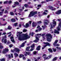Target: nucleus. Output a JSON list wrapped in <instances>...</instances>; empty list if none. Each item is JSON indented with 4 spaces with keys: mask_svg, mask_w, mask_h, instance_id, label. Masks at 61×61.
<instances>
[{
    "mask_svg": "<svg viewBox=\"0 0 61 61\" xmlns=\"http://www.w3.org/2000/svg\"><path fill=\"white\" fill-rule=\"evenodd\" d=\"M52 23L53 25V27H55L56 25V21H53Z\"/></svg>",
    "mask_w": 61,
    "mask_h": 61,
    "instance_id": "13",
    "label": "nucleus"
},
{
    "mask_svg": "<svg viewBox=\"0 0 61 61\" xmlns=\"http://www.w3.org/2000/svg\"><path fill=\"white\" fill-rule=\"evenodd\" d=\"M26 43V41H25L24 42L22 43L20 46L21 47H24L25 46V45Z\"/></svg>",
    "mask_w": 61,
    "mask_h": 61,
    "instance_id": "16",
    "label": "nucleus"
},
{
    "mask_svg": "<svg viewBox=\"0 0 61 61\" xmlns=\"http://www.w3.org/2000/svg\"><path fill=\"white\" fill-rule=\"evenodd\" d=\"M24 6L25 7H26V8H27V7H28L29 8H33V7L32 6L28 7L29 6L28 5L26 4H25L24 5Z\"/></svg>",
    "mask_w": 61,
    "mask_h": 61,
    "instance_id": "15",
    "label": "nucleus"
},
{
    "mask_svg": "<svg viewBox=\"0 0 61 61\" xmlns=\"http://www.w3.org/2000/svg\"><path fill=\"white\" fill-rule=\"evenodd\" d=\"M30 47L31 48H34L35 47V44H33L32 46H30Z\"/></svg>",
    "mask_w": 61,
    "mask_h": 61,
    "instance_id": "31",
    "label": "nucleus"
},
{
    "mask_svg": "<svg viewBox=\"0 0 61 61\" xmlns=\"http://www.w3.org/2000/svg\"><path fill=\"white\" fill-rule=\"evenodd\" d=\"M10 15H15L14 13L12 12H10Z\"/></svg>",
    "mask_w": 61,
    "mask_h": 61,
    "instance_id": "25",
    "label": "nucleus"
},
{
    "mask_svg": "<svg viewBox=\"0 0 61 61\" xmlns=\"http://www.w3.org/2000/svg\"><path fill=\"white\" fill-rule=\"evenodd\" d=\"M58 40H56L55 41L54 43L53 44V45L55 44H56V43H57L58 42Z\"/></svg>",
    "mask_w": 61,
    "mask_h": 61,
    "instance_id": "30",
    "label": "nucleus"
},
{
    "mask_svg": "<svg viewBox=\"0 0 61 61\" xmlns=\"http://www.w3.org/2000/svg\"><path fill=\"white\" fill-rule=\"evenodd\" d=\"M23 59L24 60H25V59H26V58H25V57H23Z\"/></svg>",
    "mask_w": 61,
    "mask_h": 61,
    "instance_id": "57",
    "label": "nucleus"
},
{
    "mask_svg": "<svg viewBox=\"0 0 61 61\" xmlns=\"http://www.w3.org/2000/svg\"><path fill=\"white\" fill-rule=\"evenodd\" d=\"M4 42V43H6L7 42V40L6 39H5L4 41H3V42Z\"/></svg>",
    "mask_w": 61,
    "mask_h": 61,
    "instance_id": "36",
    "label": "nucleus"
},
{
    "mask_svg": "<svg viewBox=\"0 0 61 61\" xmlns=\"http://www.w3.org/2000/svg\"><path fill=\"white\" fill-rule=\"evenodd\" d=\"M54 46H59L60 45L59 44H57L56 43V44H55L54 45H53Z\"/></svg>",
    "mask_w": 61,
    "mask_h": 61,
    "instance_id": "28",
    "label": "nucleus"
},
{
    "mask_svg": "<svg viewBox=\"0 0 61 61\" xmlns=\"http://www.w3.org/2000/svg\"><path fill=\"white\" fill-rule=\"evenodd\" d=\"M11 20L12 22H15L16 21V20L14 19H11Z\"/></svg>",
    "mask_w": 61,
    "mask_h": 61,
    "instance_id": "22",
    "label": "nucleus"
},
{
    "mask_svg": "<svg viewBox=\"0 0 61 61\" xmlns=\"http://www.w3.org/2000/svg\"><path fill=\"white\" fill-rule=\"evenodd\" d=\"M57 58H58V57H55L52 59V61H56V60H57Z\"/></svg>",
    "mask_w": 61,
    "mask_h": 61,
    "instance_id": "20",
    "label": "nucleus"
},
{
    "mask_svg": "<svg viewBox=\"0 0 61 61\" xmlns=\"http://www.w3.org/2000/svg\"><path fill=\"white\" fill-rule=\"evenodd\" d=\"M34 34H35V33L33 32H32L31 33V36H34Z\"/></svg>",
    "mask_w": 61,
    "mask_h": 61,
    "instance_id": "49",
    "label": "nucleus"
},
{
    "mask_svg": "<svg viewBox=\"0 0 61 61\" xmlns=\"http://www.w3.org/2000/svg\"><path fill=\"white\" fill-rule=\"evenodd\" d=\"M5 38H6L7 37L6 36V35H5V36L4 37H2V43H4V40L5 39Z\"/></svg>",
    "mask_w": 61,
    "mask_h": 61,
    "instance_id": "14",
    "label": "nucleus"
},
{
    "mask_svg": "<svg viewBox=\"0 0 61 61\" xmlns=\"http://www.w3.org/2000/svg\"><path fill=\"white\" fill-rule=\"evenodd\" d=\"M37 7H41V5H38L37 6Z\"/></svg>",
    "mask_w": 61,
    "mask_h": 61,
    "instance_id": "52",
    "label": "nucleus"
},
{
    "mask_svg": "<svg viewBox=\"0 0 61 61\" xmlns=\"http://www.w3.org/2000/svg\"><path fill=\"white\" fill-rule=\"evenodd\" d=\"M18 33L19 34V40L20 41L23 40H27V39L30 38V37L29 36V35L27 34H23L22 35H21V34H22V32H18Z\"/></svg>",
    "mask_w": 61,
    "mask_h": 61,
    "instance_id": "1",
    "label": "nucleus"
},
{
    "mask_svg": "<svg viewBox=\"0 0 61 61\" xmlns=\"http://www.w3.org/2000/svg\"><path fill=\"white\" fill-rule=\"evenodd\" d=\"M11 29H12V27L10 26V25L7 28V29L8 30H11Z\"/></svg>",
    "mask_w": 61,
    "mask_h": 61,
    "instance_id": "24",
    "label": "nucleus"
},
{
    "mask_svg": "<svg viewBox=\"0 0 61 61\" xmlns=\"http://www.w3.org/2000/svg\"><path fill=\"white\" fill-rule=\"evenodd\" d=\"M31 12H32V15H36V14L37 13V11H35L34 12V11H31Z\"/></svg>",
    "mask_w": 61,
    "mask_h": 61,
    "instance_id": "17",
    "label": "nucleus"
},
{
    "mask_svg": "<svg viewBox=\"0 0 61 61\" xmlns=\"http://www.w3.org/2000/svg\"><path fill=\"white\" fill-rule=\"evenodd\" d=\"M33 15L32 14V12L31 11L28 17H31V16H33Z\"/></svg>",
    "mask_w": 61,
    "mask_h": 61,
    "instance_id": "18",
    "label": "nucleus"
},
{
    "mask_svg": "<svg viewBox=\"0 0 61 61\" xmlns=\"http://www.w3.org/2000/svg\"><path fill=\"white\" fill-rule=\"evenodd\" d=\"M43 14H44V15H47V13H46V12H43Z\"/></svg>",
    "mask_w": 61,
    "mask_h": 61,
    "instance_id": "63",
    "label": "nucleus"
},
{
    "mask_svg": "<svg viewBox=\"0 0 61 61\" xmlns=\"http://www.w3.org/2000/svg\"><path fill=\"white\" fill-rule=\"evenodd\" d=\"M48 57H49V59H50V58H51L52 56H51L50 55V56H48Z\"/></svg>",
    "mask_w": 61,
    "mask_h": 61,
    "instance_id": "60",
    "label": "nucleus"
},
{
    "mask_svg": "<svg viewBox=\"0 0 61 61\" xmlns=\"http://www.w3.org/2000/svg\"><path fill=\"white\" fill-rule=\"evenodd\" d=\"M46 57V56L44 57V58L45 59V60L46 59H49V58H48V57Z\"/></svg>",
    "mask_w": 61,
    "mask_h": 61,
    "instance_id": "34",
    "label": "nucleus"
},
{
    "mask_svg": "<svg viewBox=\"0 0 61 61\" xmlns=\"http://www.w3.org/2000/svg\"><path fill=\"white\" fill-rule=\"evenodd\" d=\"M61 14V10H60L57 12H56V14L57 15H60Z\"/></svg>",
    "mask_w": 61,
    "mask_h": 61,
    "instance_id": "10",
    "label": "nucleus"
},
{
    "mask_svg": "<svg viewBox=\"0 0 61 61\" xmlns=\"http://www.w3.org/2000/svg\"><path fill=\"white\" fill-rule=\"evenodd\" d=\"M44 23L45 24H46V25H48V23L46 21L44 22Z\"/></svg>",
    "mask_w": 61,
    "mask_h": 61,
    "instance_id": "54",
    "label": "nucleus"
},
{
    "mask_svg": "<svg viewBox=\"0 0 61 61\" xmlns=\"http://www.w3.org/2000/svg\"><path fill=\"white\" fill-rule=\"evenodd\" d=\"M41 47V46L40 45H39L37 47H36V50H38V51H39L40 50V48Z\"/></svg>",
    "mask_w": 61,
    "mask_h": 61,
    "instance_id": "12",
    "label": "nucleus"
},
{
    "mask_svg": "<svg viewBox=\"0 0 61 61\" xmlns=\"http://www.w3.org/2000/svg\"><path fill=\"white\" fill-rule=\"evenodd\" d=\"M27 31V30H26L24 29L23 30V32H25Z\"/></svg>",
    "mask_w": 61,
    "mask_h": 61,
    "instance_id": "51",
    "label": "nucleus"
},
{
    "mask_svg": "<svg viewBox=\"0 0 61 61\" xmlns=\"http://www.w3.org/2000/svg\"><path fill=\"white\" fill-rule=\"evenodd\" d=\"M7 3H8V1H5L4 2V4H7Z\"/></svg>",
    "mask_w": 61,
    "mask_h": 61,
    "instance_id": "46",
    "label": "nucleus"
},
{
    "mask_svg": "<svg viewBox=\"0 0 61 61\" xmlns=\"http://www.w3.org/2000/svg\"><path fill=\"white\" fill-rule=\"evenodd\" d=\"M17 23H16L14 24V25L15 26H17Z\"/></svg>",
    "mask_w": 61,
    "mask_h": 61,
    "instance_id": "50",
    "label": "nucleus"
},
{
    "mask_svg": "<svg viewBox=\"0 0 61 61\" xmlns=\"http://www.w3.org/2000/svg\"><path fill=\"white\" fill-rule=\"evenodd\" d=\"M53 0H46V1L47 2H49V1H53Z\"/></svg>",
    "mask_w": 61,
    "mask_h": 61,
    "instance_id": "55",
    "label": "nucleus"
},
{
    "mask_svg": "<svg viewBox=\"0 0 61 61\" xmlns=\"http://www.w3.org/2000/svg\"><path fill=\"white\" fill-rule=\"evenodd\" d=\"M49 8H50V9H51L52 11H54L56 9L55 8H54V9L53 8V7L51 6H49Z\"/></svg>",
    "mask_w": 61,
    "mask_h": 61,
    "instance_id": "7",
    "label": "nucleus"
},
{
    "mask_svg": "<svg viewBox=\"0 0 61 61\" xmlns=\"http://www.w3.org/2000/svg\"><path fill=\"white\" fill-rule=\"evenodd\" d=\"M57 28V31H57L56 30H55L54 32V33L55 34H59V31H60V30H61V29L59 26Z\"/></svg>",
    "mask_w": 61,
    "mask_h": 61,
    "instance_id": "3",
    "label": "nucleus"
},
{
    "mask_svg": "<svg viewBox=\"0 0 61 61\" xmlns=\"http://www.w3.org/2000/svg\"><path fill=\"white\" fill-rule=\"evenodd\" d=\"M48 50L50 52H51V53H52V52H53V50L49 48L48 49Z\"/></svg>",
    "mask_w": 61,
    "mask_h": 61,
    "instance_id": "23",
    "label": "nucleus"
},
{
    "mask_svg": "<svg viewBox=\"0 0 61 61\" xmlns=\"http://www.w3.org/2000/svg\"><path fill=\"white\" fill-rule=\"evenodd\" d=\"M5 34H6V33L5 32H4L2 34V35H5Z\"/></svg>",
    "mask_w": 61,
    "mask_h": 61,
    "instance_id": "64",
    "label": "nucleus"
},
{
    "mask_svg": "<svg viewBox=\"0 0 61 61\" xmlns=\"http://www.w3.org/2000/svg\"><path fill=\"white\" fill-rule=\"evenodd\" d=\"M20 51V50L18 49H16V52H19Z\"/></svg>",
    "mask_w": 61,
    "mask_h": 61,
    "instance_id": "33",
    "label": "nucleus"
},
{
    "mask_svg": "<svg viewBox=\"0 0 61 61\" xmlns=\"http://www.w3.org/2000/svg\"><path fill=\"white\" fill-rule=\"evenodd\" d=\"M26 53L27 55H30V52H26Z\"/></svg>",
    "mask_w": 61,
    "mask_h": 61,
    "instance_id": "48",
    "label": "nucleus"
},
{
    "mask_svg": "<svg viewBox=\"0 0 61 61\" xmlns=\"http://www.w3.org/2000/svg\"><path fill=\"white\" fill-rule=\"evenodd\" d=\"M8 56L9 59V60H10V59H11V55L10 54H9L8 55Z\"/></svg>",
    "mask_w": 61,
    "mask_h": 61,
    "instance_id": "29",
    "label": "nucleus"
},
{
    "mask_svg": "<svg viewBox=\"0 0 61 61\" xmlns=\"http://www.w3.org/2000/svg\"><path fill=\"white\" fill-rule=\"evenodd\" d=\"M50 25L51 26V27L50 28L51 29H52L53 27L52 26V23H50Z\"/></svg>",
    "mask_w": 61,
    "mask_h": 61,
    "instance_id": "39",
    "label": "nucleus"
},
{
    "mask_svg": "<svg viewBox=\"0 0 61 61\" xmlns=\"http://www.w3.org/2000/svg\"><path fill=\"white\" fill-rule=\"evenodd\" d=\"M59 27L60 26V28H61V22H60L59 23Z\"/></svg>",
    "mask_w": 61,
    "mask_h": 61,
    "instance_id": "45",
    "label": "nucleus"
},
{
    "mask_svg": "<svg viewBox=\"0 0 61 61\" xmlns=\"http://www.w3.org/2000/svg\"><path fill=\"white\" fill-rule=\"evenodd\" d=\"M56 48H57L58 50H61V48L60 47H56Z\"/></svg>",
    "mask_w": 61,
    "mask_h": 61,
    "instance_id": "32",
    "label": "nucleus"
},
{
    "mask_svg": "<svg viewBox=\"0 0 61 61\" xmlns=\"http://www.w3.org/2000/svg\"><path fill=\"white\" fill-rule=\"evenodd\" d=\"M2 44L0 43V49H1L3 48V46L2 45H1Z\"/></svg>",
    "mask_w": 61,
    "mask_h": 61,
    "instance_id": "26",
    "label": "nucleus"
},
{
    "mask_svg": "<svg viewBox=\"0 0 61 61\" xmlns=\"http://www.w3.org/2000/svg\"><path fill=\"white\" fill-rule=\"evenodd\" d=\"M43 43L45 45H46L47 46H51V44H49V42H44Z\"/></svg>",
    "mask_w": 61,
    "mask_h": 61,
    "instance_id": "9",
    "label": "nucleus"
},
{
    "mask_svg": "<svg viewBox=\"0 0 61 61\" xmlns=\"http://www.w3.org/2000/svg\"><path fill=\"white\" fill-rule=\"evenodd\" d=\"M46 38L47 41L48 42H51L52 40L51 39H52V36L50 34H46Z\"/></svg>",
    "mask_w": 61,
    "mask_h": 61,
    "instance_id": "2",
    "label": "nucleus"
},
{
    "mask_svg": "<svg viewBox=\"0 0 61 61\" xmlns=\"http://www.w3.org/2000/svg\"><path fill=\"white\" fill-rule=\"evenodd\" d=\"M52 49H53V51L54 52H56V48L54 49V48H53Z\"/></svg>",
    "mask_w": 61,
    "mask_h": 61,
    "instance_id": "47",
    "label": "nucleus"
},
{
    "mask_svg": "<svg viewBox=\"0 0 61 61\" xmlns=\"http://www.w3.org/2000/svg\"><path fill=\"white\" fill-rule=\"evenodd\" d=\"M29 26V24H28V23H26L25 25H24V26L25 27H26V28H27V27H28Z\"/></svg>",
    "mask_w": 61,
    "mask_h": 61,
    "instance_id": "21",
    "label": "nucleus"
},
{
    "mask_svg": "<svg viewBox=\"0 0 61 61\" xmlns=\"http://www.w3.org/2000/svg\"><path fill=\"white\" fill-rule=\"evenodd\" d=\"M46 54H44L42 55V57H46Z\"/></svg>",
    "mask_w": 61,
    "mask_h": 61,
    "instance_id": "43",
    "label": "nucleus"
},
{
    "mask_svg": "<svg viewBox=\"0 0 61 61\" xmlns=\"http://www.w3.org/2000/svg\"><path fill=\"white\" fill-rule=\"evenodd\" d=\"M37 51H34L33 52V54H34V55H36V53H37Z\"/></svg>",
    "mask_w": 61,
    "mask_h": 61,
    "instance_id": "41",
    "label": "nucleus"
},
{
    "mask_svg": "<svg viewBox=\"0 0 61 61\" xmlns=\"http://www.w3.org/2000/svg\"><path fill=\"white\" fill-rule=\"evenodd\" d=\"M37 23L38 24H41V23H42V22H41V21H40L37 22Z\"/></svg>",
    "mask_w": 61,
    "mask_h": 61,
    "instance_id": "37",
    "label": "nucleus"
},
{
    "mask_svg": "<svg viewBox=\"0 0 61 61\" xmlns=\"http://www.w3.org/2000/svg\"><path fill=\"white\" fill-rule=\"evenodd\" d=\"M35 38L36 39L34 40L33 41V42H35V43H37V42L38 41V40H39V38L37 36H36L35 37Z\"/></svg>",
    "mask_w": 61,
    "mask_h": 61,
    "instance_id": "8",
    "label": "nucleus"
},
{
    "mask_svg": "<svg viewBox=\"0 0 61 61\" xmlns=\"http://www.w3.org/2000/svg\"><path fill=\"white\" fill-rule=\"evenodd\" d=\"M41 58V57H39L37 58V59L38 60H39V59H40Z\"/></svg>",
    "mask_w": 61,
    "mask_h": 61,
    "instance_id": "58",
    "label": "nucleus"
},
{
    "mask_svg": "<svg viewBox=\"0 0 61 61\" xmlns=\"http://www.w3.org/2000/svg\"><path fill=\"white\" fill-rule=\"evenodd\" d=\"M4 13L5 14V13H8V11H7V10H5V12H4Z\"/></svg>",
    "mask_w": 61,
    "mask_h": 61,
    "instance_id": "53",
    "label": "nucleus"
},
{
    "mask_svg": "<svg viewBox=\"0 0 61 61\" xmlns=\"http://www.w3.org/2000/svg\"><path fill=\"white\" fill-rule=\"evenodd\" d=\"M19 5V3L18 2H17L16 1V2H14V6H12V7L13 8H14V7H15V6H16V5Z\"/></svg>",
    "mask_w": 61,
    "mask_h": 61,
    "instance_id": "5",
    "label": "nucleus"
},
{
    "mask_svg": "<svg viewBox=\"0 0 61 61\" xmlns=\"http://www.w3.org/2000/svg\"><path fill=\"white\" fill-rule=\"evenodd\" d=\"M11 41H12L13 43H15V40L14 39H11Z\"/></svg>",
    "mask_w": 61,
    "mask_h": 61,
    "instance_id": "38",
    "label": "nucleus"
},
{
    "mask_svg": "<svg viewBox=\"0 0 61 61\" xmlns=\"http://www.w3.org/2000/svg\"><path fill=\"white\" fill-rule=\"evenodd\" d=\"M0 61H5V58H2L0 59Z\"/></svg>",
    "mask_w": 61,
    "mask_h": 61,
    "instance_id": "35",
    "label": "nucleus"
},
{
    "mask_svg": "<svg viewBox=\"0 0 61 61\" xmlns=\"http://www.w3.org/2000/svg\"><path fill=\"white\" fill-rule=\"evenodd\" d=\"M15 56H18V54H17L16 53H15L14 54Z\"/></svg>",
    "mask_w": 61,
    "mask_h": 61,
    "instance_id": "42",
    "label": "nucleus"
},
{
    "mask_svg": "<svg viewBox=\"0 0 61 61\" xmlns=\"http://www.w3.org/2000/svg\"><path fill=\"white\" fill-rule=\"evenodd\" d=\"M8 51H9L8 49L5 48L3 50L2 52L3 54H6L7 52H8Z\"/></svg>",
    "mask_w": 61,
    "mask_h": 61,
    "instance_id": "4",
    "label": "nucleus"
},
{
    "mask_svg": "<svg viewBox=\"0 0 61 61\" xmlns=\"http://www.w3.org/2000/svg\"><path fill=\"white\" fill-rule=\"evenodd\" d=\"M37 25V23L36 22H33L32 23V26L33 27L36 26Z\"/></svg>",
    "mask_w": 61,
    "mask_h": 61,
    "instance_id": "6",
    "label": "nucleus"
},
{
    "mask_svg": "<svg viewBox=\"0 0 61 61\" xmlns=\"http://www.w3.org/2000/svg\"><path fill=\"white\" fill-rule=\"evenodd\" d=\"M13 45L12 44H10L9 46V47H10V48H11L12 47H13Z\"/></svg>",
    "mask_w": 61,
    "mask_h": 61,
    "instance_id": "44",
    "label": "nucleus"
},
{
    "mask_svg": "<svg viewBox=\"0 0 61 61\" xmlns=\"http://www.w3.org/2000/svg\"><path fill=\"white\" fill-rule=\"evenodd\" d=\"M23 56H24V55L23 54H20L19 55V57L20 58H21V57H23Z\"/></svg>",
    "mask_w": 61,
    "mask_h": 61,
    "instance_id": "27",
    "label": "nucleus"
},
{
    "mask_svg": "<svg viewBox=\"0 0 61 61\" xmlns=\"http://www.w3.org/2000/svg\"><path fill=\"white\" fill-rule=\"evenodd\" d=\"M34 49L33 48H32L31 49H30V50L31 51H33V50H34Z\"/></svg>",
    "mask_w": 61,
    "mask_h": 61,
    "instance_id": "62",
    "label": "nucleus"
},
{
    "mask_svg": "<svg viewBox=\"0 0 61 61\" xmlns=\"http://www.w3.org/2000/svg\"><path fill=\"white\" fill-rule=\"evenodd\" d=\"M41 34H37L36 35H35V36H45V34H43L41 35Z\"/></svg>",
    "mask_w": 61,
    "mask_h": 61,
    "instance_id": "11",
    "label": "nucleus"
},
{
    "mask_svg": "<svg viewBox=\"0 0 61 61\" xmlns=\"http://www.w3.org/2000/svg\"><path fill=\"white\" fill-rule=\"evenodd\" d=\"M40 27V26H39V25H38L37 26V28H39Z\"/></svg>",
    "mask_w": 61,
    "mask_h": 61,
    "instance_id": "59",
    "label": "nucleus"
},
{
    "mask_svg": "<svg viewBox=\"0 0 61 61\" xmlns=\"http://www.w3.org/2000/svg\"><path fill=\"white\" fill-rule=\"evenodd\" d=\"M31 23H32V21H30L29 22V24L30 25H31Z\"/></svg>",
    "mask_w": 61,
    "mask_h": 61,
    "instance_id": "61",
    "label": "nucleus"
},
{
    "mask_svg": "<svg viewBox=\"0 0 61 61\" xmlns=\"http://www.w3.org/2000/svg\"><path fill=\"white\" fill-rule=\"evenodd\" d=\"M30 48V46L27 47L26 49V51H30V50H29Z\"/></svg>",
    "mask_w": 61,
    "mask_h": 61,
    "instance_id": "19",
    "label": "nucleus"
},
{
    "mask_svg": "<svg viewBox=\"0 0 61 61\" xmlns=\"http://www.w3.org/2000/svg\"><path fill=\"white\" fill-rule=\"evenodd\" d=\"M4 9H3L1 10V11H2L1 12H0V14H2V13H4Z\"/></svg>",
    "mask_w": 61,
    "mask_h": 61,
    "instance_id": "40",
    "label": "nucleus"
},
{
    "mask_svg": "<svg viewBox=\"0 0 61 61\" xmlns=\"http://www.w3.org/2000/svg\"><path fill=\"white\" fill-rule=\"evenodd\" d=\"M10 55L11 56V57L12 58H13L14 57H13V54H10Z\"/></svg>",
    "mask_w": 61,
    "mask_h": 61,
    "instance_id": "56",
    "label": "nucleus"
}]
</instances>
